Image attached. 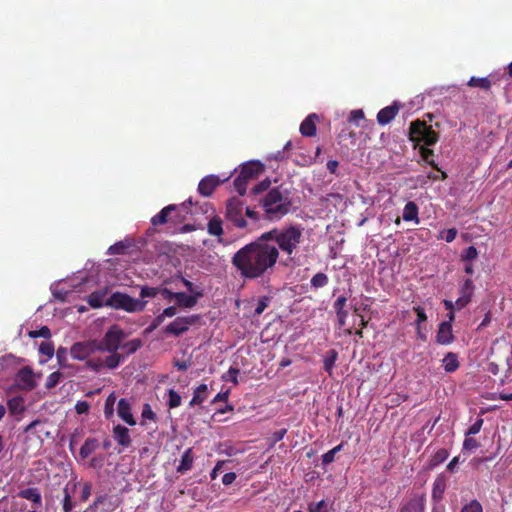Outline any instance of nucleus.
Instances as JSON below:
<instances>
[{
	"label": "nucleus",
	"mask_w": 512,
	"mask_h": 512,
	"mask_svg": "<svg viewBox=\"0 0 512 512\" xmlns=\"http://www.w3.org/2000/svg\"><path fill=\"white\" fill-rule=\"evenodd\" d=\"M446 490V479L444 476L439 475L436 477L432 487V499L435 502H440L443 499V494Z\"/></svg>",
	"instance_id": "obj_24"
},
{
	"label": "nucleus",
	"mask_w": 512,
	"mask_h": 512,
	"mask_svg": "<svg viewBox=\"0 0 512 512\" xmlns=\"http://www.w3.org/2000/svg\"><path fill=\"white\" fill-rule=\"evenodd\" d=\"M318 116L313 113L308 115L300 125V133L304 137H313L316 135V121Z\"/></svg>",
	"instance_id": "obj_21"
},
{
	"label": "nucleus",
	"mask_w": 512,
	"mask_h": 512,
	"mask_svg": "<svg viewBox=\"0 0 512 512\" xmlns=\"http://www.w3.org/2000/svg\"><path fill=\"white\" fill-rule=\"evenodd\" d=\"M177 212L176 205H168L164 207L159 213L152 217L151 223L154 226L163 225L169 222L176 223L177 220L172 216V213Z\"/></svg>",
	"instance_id": "obj_16"
},
{
	"label": "nucleus",
	"mask_w": 512,
	"mask_h": 512,
	"mask_svg": "<svg viewBox=\"0 0 512 512\" xmlns=\"http://www.w3.org/2000/svg\"><path fill=\"white\" fill-rule=\"evenodd\" d=\"M262 234L268 243L276 245L279 253L282 251L288 258L293 259L292 255L297 251L302 241L303 229L298 225L290 224L273 228Z\"/></svg>",
	"instance_id": "obj_2"
},
{
	"label": "nucleus",
	"mask_w": 512,
	"mask_h": 512,
	"mask_svg": "<svg viewBox=\"0 0 512 512\" xmlns=\"http://www.w3.org/2000/svg\"><path fill=\"white\" fill-rule=\"evenodd\" d=\"M414 312L417 314V319L415 321L416 327H420L423 322L427 320V315L425 313V310L421 306H415L413 307Z\"/></svg>",
	"instance_id": "obj_53"
},
{
	"label": "nucleus",
	"mask_w": 512,
	"mask_h": 512,
	"mask_svg": "<svg viewBox=\"0 0 512 512\" xmlns=\"http://www.w3.org/2000/svg\"><path fill=\"white\" fill-rule=\"evenodd\" d=\"M426 505V495L424 493H413L410 498L402 503L400 512H423Z\"/></svg>",
	"instance_id": "obj_11"
},
{
	"label": "nucleus",
	"mask_w": 512,
	"mask_h": 512,
	"mask_svg": "<svg viewBox=\"0 0 512 512\" xmlns=\"http://www.w3.org/2000/svg\"><path fill=\"white\" fill-rule=\"evenodd\" d=\"M243 204L238 199H230L226 206V218L231 221L237 228H245L247 222L242 215Z\"/></svg>",
	"instance_id": "obj_9"
},
{
	"label": "nucleus",
	"mask_w": 512,
	"mask_h": 512,
	"mask_svg": "<svg viewBox=\"0 0 512 512\" xmlns=\"http://www.w3.org/2000/svg\"><path fill=\"white\" fill-rule=\"evenodd\" d=\"M98 351L96 340L76 342L70 349L71 356L77 360H85Z\"/></svg>",
	"instance_id": "obj_10"
},
{
	"label": "nucleus",
	"mask_w": 512,
	"mask_h": 512,
	"mask_svg": "<svg viewBox=\"0 0 512 512\" xmlns=\"http://www.w3.org/2000/svg\"><path fill=\"white\" fill-rule=\"evenodd\" d=\"M495 83L493 81V77H475L472 76L469 81L467 82V85L469 87L473 88H480L481 90L488 91L490 90L492 84Z\"/></svg>",
	"instance_id": "obj_26"
},
{
	"label": "nucleus",
	"mask_w": 512,
	"mask_h": 512,
	"mask_svg": "<svg viewBox=\"0 0 512 512\" xmlns=\"http://www.w3.org/2000/svg\"><path fill=\"white\" fill-rule=\"evenodd\" d=\"M478 257V251L474 246H469L463 254L461 255V259L463 261H472Z\"/></svg>",
	"instance_id": "obj_51"
},
{
	"label": "nucleus",
	"mask_w": 512,
	"mask_h": 512,
	"mask_svg": "<svg viewBox=\"0 0 512 512\" xmlns=\"http://www.w3.org/2000/svg\"><path fill=\"white\" fill-rule=\"evenodd\" d=\"M106 295H107V289L94 291L88 296V299H87L88 304L92 308H101L103 305H105Z\"/></svg>",
	"instance_id": "obj_29"
},
{
	"label": "nucleus",
	"mask_w": 512,
	"mask_h": 512,
	"mask_svg": "<svg viewBox=\"0 0 512 512\" xmlns=\"http://www.w3.org/2000/svg\"><path fill=\"white\" fill-rule=\"evenodd\" d=\"M263 169V164L259 161H249L244 163L239 175L234 180V187L236 191L241 196L245 195L248 183L255 179Z\"/></svg>",
	"instance_id": "obj_6"
},
{
	"label": "nucleus",
	"mask_w": 512,
	"mask_h": 512,
	"mask_svg": "<svg viewBox=\"0 0 512 512\" xmlns=\"http://www.w3.org/2000/svg\"><path fill=\"white\" fill-rule=\"evenodd\" d=\"M56 358L61 368L68 367V349L65 347H59L56 351Z\"/></svg>",
	"instance_id": "obj_42"
},
{
	"label": "nucleus",
	"mask_w": 512,
	"mask_h": 512,
	"mask_svg": "<svg viewBox=\"0 0 512 512\" xmlns=\"http://www.w3.org/2000/svg\"><path fill=\"white\" fill-rule=\"evenodd\" d=\"M28 336L33 339L40 337L49 339L51 337V331L48 326H42L38 330L29 331Z\"/></svg>",
	"instance_id": "obj_44"
},
{
	"label": "nucleus",
	"mask_w": 512,
	"mask_h": 512,
	"mask_svg": "<svg viewBox=\"0 0 512 512\" xmlns=\"http://www.w3.org/2000/svg\"><path fill=\"white\" fill-rule=\"evenodd\" d=\"M207 385L206 384H200L195 390L193 396H198L201 399V403H203L207 397Z\"/></svg>",
	"instance_id": "obj_60"
},
{
	"label": "nucleus",
	"mask_w": 512,
	"mask_h": 512,
	"mask_svg": "<svg viewBox=\"0 0 512 512\" xmlns=\"http://www.w3.org/2000/svg\"><path fill=\"white\" fill-rule=\"evenodd\" d=\"M18 496L33 502L36 506H40L42 504V496L38 488L22 489L19 491Z\"/></svg>",
	"instance_id": "obj_25"
},
{
	"label": "nucleus",
	"mask_w": 512,
	"mask_h": 512,
	"mask_svg": "<svg viewBox=\"0 0 512 512\" xmlns=\"http://www.w3.org/2000/svg\"><path fill=\"white\" fill-rule=\"evenodd\" d=\"M159 294L162 295V297L168 302H171L177 296V292H172L171 290L165 287H159Z\"/></svg>",
	"instance_id": "obj_62"
},
{
	"label": "nucleus",
	"mask_w": 512,
	"mask_h": 512,
	"mask_svg": "<svg viewBox=\"0 0 512 512\" xmlns=\"http://www.w3.org/2000/svg\"><path fill=\"white\" fill-rule=\"evenodd\" d=\"M271 185V181L267 178V179H264L263 181L259 182L258 184H256L253 188H252V193L253 194H260L264 191H267L269 189Z\"/></svg>",
	"instance_id": "obj_55"
},
{
	"label": "nucleus",
	"mask_w": 512,
	"mask_h": 512,
	"mask_svg": "<svg viewBox=\"0 0 512 512\" xmlns=\"http://www.w3.org/2000/svg\"><path fill=\"white\" fill-rule=\"evenodd\" d=\"M55 349L54 344L51 341H44L39 346V353L47 356L48 358H52L54 355Z\"/></svg>",
	"instance_id": "obj_45"
},
{
	"label": "nucleus",
	"mask_w": 512,
	"mask_h": 512,
	"mask_svg": "<svg viewBox=\"0 0 512 512\" xmlns=\"http://www.w3.org/2000/svg\"><path fill=\"white\" fill-rule=\"evenodd\" d=\"M454 339L452 325L449 322H441L436 333V342L440 345H449Z\"/></svg>",
	"instance_id": "obj_17"
},
{
	"label": "nucleus",
	"mask_w": 512,
	"mask_h": 512,
	"mask_svg": "<svg viewBox=\"0 0 512 512\" xmlns=\"http://www.w3.org/2000/svg\"><path fill=\"white\" fill-rule=\"evenodd\" d=\"M159 294V287H149L142 286L140 289V297L144 298H154Z\"/></svg>",
	"instance_id": "obj_48"
},
{
	"label": "nucleus",
	"mask_w": 512,
	"mask_h": 512,
	"mask_svg": "<svg viewBox=\"0 0 512 512\" xmlns=\"http://www.w3.org/2000/svg\"><path fill=\"white\" fill-rule=\"evenodd\" d=\"M222 219L214 215L207 224V231L211 236L221 237L224 234Z\"/></svg>",
	"instance_id": "obj_27"
},
{
	"label": "nucleus",
	"mask_w": 512,
	"mask_h": 512,
	"mask_svg": "<svg viewBox=\"0 0 512 512\" xmlns=\"http://www.w3.org/2000/svg\"><path fill=\"white\" fill-rule=\"evenodd\" d=\"M260 202L266 218L270 221L280 220L287 215L292 205L289 193L281 187L270 189Z\"/></svg>",
	"instance_id": "obj_3"
},
{
	"label": "nucleus",
	"mask_w": 512,
	"mask_h": 512,
	"mask_svg": "<svg viewBox=\"0 0 512 512\" xmlns=\"http://www.w3.org/2000/svg\"><path fill=\"white\" fill-rule=\"evenodd\" d=\"M74 507V503L72 502L71 495L69 494L67 488L64 489V499H63V510L64 512H71Z\"/></svg>",
	"instance_id": "obj_56"
},
{
	"label": "nucleus",
	"mask_w": 512,
	"mask_h": 512,
	"mask_svg": "<svg viewBox=\"0 0 512 512\" xmlns=\"http://www.w3.org/2000/svg\"><path fill=\"white\" fill-rule=\"evenodd\" d=\"M129 245L119 241L108 248V254L110 255H123L126 253Z\"/></svg>",
	"instance_id": "obj_40"
},
{
	"label": "nucleus",
	"mask_w": 512,
	"mask_h": 512,
	"mask_svg": "<svg viewBox=\"0 0 512 512\" xmlns=\"http://www.w3.org/2000/svg\"><path fill=\"white\" fill-rule=\"evenodd\" d=\"M418 214H419V208L415 202L409 201L408 203H406V205L404 206V209H403V216H402L404 221H407V222L413 221L416 224H419L420 219L418 217Z\"/></svg>",
	"instance_id": "obj_23"
},
{
	"label": "nucleus",
	"mask_w": 512,
	"mask_h": 512,
	"mask_svg": "<svg viewBox=\"0 0 512 512\" xmlns=\"http://www.w3.org/2000/svg\"><path fill=\"white\" fill-rule=\"evenodd\" d=\"M474 284L471 279H466L460 289V297L455 301L456 309L461 310L466 307L473 295Z\"/></svg>",
	"instance_id": "obj_14"
},
{
	"label": "nucleus",
	"mask_w": 512,
	"mask_h": 512,
	"mask_svg": "<svg viewBox=\"0 0 512 512\" xmlns=\"http://www.w3.org/2000/svg\"><path fill=\"white\" fill-rule=\"evenodd\" d=\"M99 447V442L95 438H87L80 448L79 456L82 460L88 458Z\"/></svg>",
	"instance_id": "obj_28"
},
{
	"label": "nucleus",
	"mask_w": 512,
	"mask_h": 512,
	"mask_svg": "<svg viewBox=\"0 0 512 512\" xmlns=\"http://www.w3.org/2000/svg\"><path fill=\"white\" fill-rule=\"evenodd\" d=\"M115 402H116V396H115V393L112 392L106 398V401H105L104 415L106 418H110L113 415Z\"/></svg>",
	"instance_id": "obj_39"
},
{
	"label": "nucleus",
	"mask_w": 512,
	"mask_h": 512,
	"mask_svg": "<svg viewBox=\"0 0 512 512\" xmlns=\"http://www.w3.org/2000/svg\"><path fill=\"white\" fill-rule=\"evenodd\" d=\"M401 105L398 102H393L391 105L382 108L377 113V122L379 125L389 124L399 113Z\"/></svg>",
	"instance_id": "obj_15"
},
{
	"label": "nucleus",
	"mask_w": 512,
	"mask_h": 512,
	"mask_svg": "<svg viewBox=\"0 0 512 512\" xmlns=\"http://www.w3.org/2000/svg\"><path fill=\"white\" fill-rule=\"evenodd\" d=\"M142 418L152 421L156 420V414L153 412L151 406L147 403L143 405Z\"/></svg>",
	"instance_id": "obj_59"
},
{
	"label": "nucleus",
	"mask_w": 512,
	"mask_h": 512,
	"mask_svg": "<svg viewBox=\"0 0 512 512\" xmlns=\"http://www.w3.org/2000/svg\"><path fill=\"white\" fill-rule=\"evenodd\" d=\"M478 447H479V442L476 439H474L472 437H466L464 439V442H463L464 450L471 451V450L477 449Z\"/></svg>",
	"instance_id": "obj_58"
},
{
	"label": "nucleus",
	"mask_w": 512,
	"mask_h": 512,
	"mask_svg": "<svg viewBox=\"0 0 512 512\" xmlns=\"http://www.w3.org/2000/svg\"><path fill=\"white\" fill-rule=\"evenodd\" d=\"M200 297H202V292H196L194 295L177 292V296L175 298L176 306L180 308H192L197 304Z\"/></svg>",
	"instance_id": "obj_20"
},
{
	"label": "nucleus",
	"mask_w": 512,
	"mask_h": 512,
	"mask_svg": "<svg viewBox=\"0 0 512 512\" xmlns=\"http://www.w3.org/2000/svg\"><path fill=\"white\" fill-rule=\"evenodd\" d=\"M90 404L87 401H78L75 405L77 414H87L89 412Z\"/></svg>",
	"instance_id": "obj_63"
},
{
	"label": "nucleus",
	"mask_w": 512,
	"mask_h": 512,
	"mask_svg": "<svg viewBox=\"0 0 512 512\" xmlns=\"http://www.w3.org/2000/svg\"><path fill=\"white\" fill-rule=\"evenodd\" d=\"M420 153H421L422 159L428 165H430L432 168L436 169L437 171L441 172V180H445L447 178V174L440 170V168L438 167V165L436 164V162L433 159H430L434 155L433 150L426 148V147H421Z\"/></svg>",
	"instance_id": "obj_33"
},
{
	"label": "nucleus",
	"mask_w": 512,
	"mask_h": 512,
	"mask_svg": "<svg viewBox=\"0 0 512 512\" xmlns=\"http://www.w3.org/2000/svg\"><path fill=\"white\" fill-rule=\"evenodd\" d=\"M239 369L235 367H230L227 374L223 376V379L225 381H230L233 384H238V375H239Z\"/></svg>",
	"instance_id": "obj_52"
},
{
	"label": "nucleus",
	"mask_w": 512,
	"mask_h": 512,
	"mask_svg": "<svg viewBox=\"0 0 512 512\" xmlns=\"http://www.w3.org/2000/svg\"><path fill=\"white\" fill-rule=\"evenodd\" d=\"M61 378H62V373H60L59 371L51 373L47 377L45 387L47 389H52V388L56 387L58 385V383L60 382Z\"/></svg>",
	"instance_id": "obj_46"
},
{
	"label": "nucleus",
	"mask_w": 512,
	"mask_h": 512,
	"mask_svg": "<svg viewBox=\"0 0 512 512\" xmlns=\"http://www.w3.org/2000/svg\"><path fill=\"white\" fill-rule=\"evenodd\" d=\"M109 356H107L104 360V367L108 369H115L119 366V364L123 361L124 356L118 352H108Z\"/></svg>",
	"instance_id": "obj_34"
},
{
	"label": "nucleus",
	"mask_w": 512,
	"mask_h": 512,
	"mask_svg": "<svg viewBox=\"0 0 512 512\" xmlns=\"http://www.w3.org/2000/svg\"><path fill=\"white\" fill-rule=\"evenodd\" d=\"M8 408L12 414L21 413L24 410L23 399L14 397L8 401Z\"/></svg>",
	"instance_id": "obj_37"
},
{
	"label": "nucleus",
	"mask_w": 512,
	"mask_h": 512,
	"mask_svg": "<svg viewBox=\"0 0 512 512\" xmlns=\"http://www.w3.org/2000/svg\"><path fill=\"white\" fill-rule=\"evenodd\" d=\"M409 139L415 144L422 143L426 146H432L438 142L439 135L432 129V126L418 119L410 124Z\"/></svg>",
	"instance_id": "obj_4"
},
{
	"label": "nucleus",
	"mask_w": 512,
	"mask_h": 512,
	"mask_svg": "<svg viewBox=\"0 0 512 512\" xmlns=\"http://www.w3.org/2000/svg\"><path fill=\"white\" fill-rule=\"evenodd\" d=\"M86 366L95 372L100 371L104 367L103 359L92 358L86 362Z\"/></svg>",
	"instance_id": "obj_54"
},
{
	"label": "nucleus",
	"mask_w": 512,
	"mask_h": 512,
	"mask_svg": "<svg viewBox=\"0 0 512 512\" xmlns=\"http://www.w3.org/2000/svg\"><path fill=\"white\" fill-rule=\"evenodd\" d=\"M444 370L453 373L459 368L458 356L456 353L448 352L442 360Z\"/></svg>",
	"instance_id": "obj_30"
},
{
	"label": "nucleus",
	"mask_w": 512,
	"mask_h": 512,
	"mask_svg": "<svg viewBox=\"0 0 512 512\" xmlns=\"http://www.w3.org/2000/svg\"><path fill=\"white\" fill-rule=\"evenodd\" d=\"M105 305L114 309H122L126 312L134 313L142 312L147 305V301L135 299L125 293L115 292L106 300Z\"/></svg>",
	"instance_id": "obj_5"
},
{
	"label": "nucleus",
	"mask_w": 512,
	"mask_h": 512,
	"mask_svg": "<svg viewBox=\"0 0 512 512\" xmlns=\"http://www.w3.org/2000/svg\"><path fill=\"white\" fill-rule=\"evenodd\" d=\"M100 505L106 506V511H114L118 506L119 503L116 498L113 496H109L108 494L99 495L94 500L93 505H91V509L97 508Z\"/></svg>",
	"instance_id": "obj_22"
},
{
	"label": "nucleus",
	"mask_w": 512,
	"mask_h": 512,
	"mask_svg": "<svg viewBox=\"0 0 512 512\" xmlns=\"http://www.w3.org/2000/svg\"><path fill=\"white\" fill-rule=\"evenodd\" d=\"M457 233L458 232L456 228L445 229L440 232L438 238L444 239L446 242L451 243L452 241L455 240Z\"/></svg>",
	"instance_id": "obj_49"
},
{
	"label": "nucleus",
	"mask_w": 512,
	"mask_h": 512,
	"mask_svg": "<svg viewBox=\"0 0 512 512\" xmlns=\"http://www.w3.org/2000/svg\"><path fill=\"white\" fill-rule=\"evenodd\" d=\"M484 420L482 418H478L468 429L466 435H475L480 432Z\"/></svg>",
	"instance_id": "obj_57"
},
{
	"label": "nucleus",
	"mask_w": 512,
	"mask_h": 512,
	"mask_svg": "<svg viewBox=\"0 0 512 512\" xmlns=\"http://www.w3.org/2000/svg\"><path fill=\"white\" fill-rule=\"evenodd\" d=\"M91 491H92V483L85 482L83 484L82 491H81V496H80L81 501H83V502L87 501L89 499V497L91 496Z\"/></svg>",
	"instance_id": "obj_61"
},
{
	"label": "nucleus",
	"mask_w": 512,
	"mask_h": 512,
	"mask_svg": "<svg viewBox=\"0 0 512 512\" xmlns=\"http://www.w3.org/2000/svg\"><path fill=\"white\" fill-rule=\"evenodd\" d=\"M16 381L22 389L27 391H31L37 386L35 374L30 366L22 367L18 371Z\"/></svg>",
	"instance_id": "obj_12"
},
{
	"label": "nucleus",
	"mask_w": 512,
	"mask_h": 512,
	"mask_svg": "<svg viewBox=\"0 0 512 512\" xmlns=\"http://www.w3.org/2000/svg\"><path fill=\"white\" fill-rule=\"evenodd\" d=\"M460 512H483V507L478 500L474 499L465 504Z\"/></svg>",
	"instance_id": "obj_47"
},
{
	"label": "nucleus",
	"mask_w": 512,
	"mask_h": 512,
	"mask_svg": "<svg viewBox=\"0 0 512 512\" xmlns=\"http://www.w3.org/2000/svg\"><path fill=\"white\" fill-rule=\"evenodd\" d=\"M143 345V342L141 339H132L130 341H127L125 343H122L121 349L125 352V354L131 355L134 354L136 351H138Z\"/></svg>",
	"instance_id": "obj_35"
},
{
	"label": "nucleus",
	"mask_w": 512,
	"mask_h": 512,
	"mask_svg": "<svg viewBox=\"0 0 512 512\" xmlns=\"http://www.w3.org/2000/svg\"><path fill=\"white\" fill-rule=\"evenodd\" d=\"M113 438L123 448L131 445L132 439L130 437L129 429L123 425L117 424L113 427Z\"/></svg>",
	"instance_id": "obj_19"
},
{
	"label": "nucleus",
	"mask_w": 512,
	"mask_h": 512,
	"mask_svg": "<svg viewBox=\"0 0 512 512\" xmlns=\"http://www.w3.org/2000/svg\"><path fill=\"white\" fill-rule=\"evenodd\" d=\"M118 416L128 425H136V420L131 412V404L125 398H121L117 405Z\"/></svg>",
	"instance_id": "obj_18"
},
{
	"label": "nucleus",
	"mask_w": 512,
	"mask_h": 512,
	"mask_svg": "<svg viewBox=\"0 0 512 512\" xmlns=\"http://www.w3.org/2000/svg\"><path fill=\"white\" fill-rule=\"evenodd\" d=\"M222 183L216 175H208L201 179L198 184V192L205 197L213 194L215 189Z\"/></svg>",
	"instance_id": "obj_13"
},
{
	"label": "nucleus",
	"mask_w": 512,
	"mask_h": 512,
	"mask_svg": "<svg viewBox=\"0 0 512 512\" xmlns=\"http://www.w3.org/2000/svg\"><path fill=\"white\" fill-rule=\"evenodd\" d=\"M338 359V352L335 349L329 350L323 359V368L331 376L333 368Z\"/></svg>",
	"instance_id": "obj_32"
},
{
	"label": "nucleus",
	"mask_w": 512,
	"mask_h": 512,
	"mask_svg": "<svg viewBox=\"0 0 512 512\" xmlns=\"http://www.w3.org/2000/svg\"><path fill=\"white\" fill-rule=\"evenodd\" d=\"M126 334L118 325H112L105 332L101 340H96L98 351L100 352H117L121 348L122 342Z\"/></svg>",
	"instance_id": "obj_7"
},
{
	"label": "nucleus",
	"mask_w": 512,
	"mask_h": 512,
	"mask_svg": "<svg viewBox=\"0 0 512 512\" xmlns=\"http://www.w3.org/2000/svg\"><path fill=\"white\" fill-rule=\"evenodd\" d=\"M269 302H270V297H268V296H262L261 298H259L257 305L255 307V310H254L255 315L262 314L265 311V309L268 307Z\"/></svg>",
	"instance_id": "obj_50"
},
{
	"label": "nucleus",
	"mask_w": 512,
	"mask_h": 512,
	"mask_svg": "<svg viewBox=\"0 0 512 512\" xmlns=\"http://www.w3.org/2000/svg\"><path fill=\"white\" fill-rule=\"evenodd\" d=\"M308 512H329V505L325 500L308 504Z\"/></svg>",
	"instance_id": "obj_43"
},
{
	"label": "nucleus",
	"mask_w": 512,
	"mask_h": 512,
	"mask_svg": "<svg viewBox=\"0 0 512 512\" xmlns=\"http://www.w3.org/2000/svg\"><path fill=\"white\" fill-rule=\"evenodd\" d=\"M310 282H311L312 287H314V288H322V287H325L328 284L329 279H328V276L325 273L319 272V273H316L312 277Z\"/></svg>",
	"instance_id": "obj_36"
},
{
	"label": "nucleus",
	"mask_w": 512,
	"mask_h": 512,
	"mask_svg": "<svg viewBox=\"0 0 512 512\" xmlns=\"http://www.w3.org/2000/svg\"><path fill=\"white\" fill-rule=\"evenodd\" d=\"M449 457V452L445 448H441L435 452L431 458V465L437 466L443 463Z\"/></svg>",
	"instance_id": "obj_38"
},
{
	"label": "nucleus",
	"mask_w": 512,
	"mask_h": 512,
	"mask_svg": "<svg viewBox=\"0 0 512 512\" xmlns=\"http://www.w3.org/2000/svg\"><path fill=\"white\" fill-rule=\"evenodd\" d=\"M193 465L192 449L188 448L182 455L180 465L177 467V472L184 474L189 471Z\"/></svg>",
	"instance_id": "obj_31"
},
{
	"label": "nucleus",
	"mask_w": 512,
	"mask_h": 512,
	"mask_svg": "<svg viewBox=\"0 0 512 512\" xmlns=\"http://www.w3.org/2000/svg\"><path fill=\"white\" fill-rule=\"evenodd\" d=\"M279 258L276 245L268 243L263 234L246 244L232 257L233 266L246 279H257L271 274Z\"/></svg>",
	"instance_id": "obj_1"
},
{
	"label": "nucleus",
	"mask_w": 512,
	"mask_h": 512,
	"mask_svg": "<svg viewBox=\"0 0 512 512\" xmlns=\"http://www.w3.org/2000/svg\"><path fill=\"white\" fill-rule=\"evenodd\" d=\"M364 118V112L361 109L352 110L350 112L348 120L350 122H357L358 120H361Z\"/></svg>",
	"instance_id": "obj_64"
},
{
	"label": "nucleus",
	"mask_w": 512,
	"mask_h": 512,
	"mask_svg": "<svg viewBox=\"0 0 512 512\" xmlns=\"http://www.w3.org/2000/svg\"><path fill=\"white\" fill-rule=\"evenodd\" d=\"M181 396L179 395L178 392H176L175 390L173 389H170L168 391V406L170 409H173V408H177L181 405Z\"/></svg>",
	"instance_id": "obj_41"
},
{
	"label": "nucleus",
	"mask_w": 512,
	"mask_h": 512,
	"mask_svg": "<svg viewBox=\"0 0 512 512\" xmlns=\"http://www.w3.org/2000/svg\"><path fill=\"white\" fill-rule=\"evenodd\" d=\"M198 320V315L177 317L164 328V333L179 337L180 335L186 333L190 326L195 325Z\"/></svg>",
	"instance_id": "obj_8"
}]
</instances>
